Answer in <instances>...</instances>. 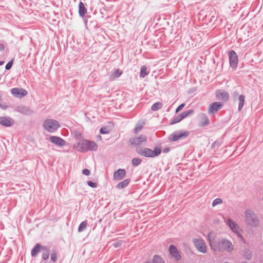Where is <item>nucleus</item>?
Wrapping results in <instances>:
<instances>
[{
    "mask_svg": "<svg viewBox=\"0 0 263 263\" xmlns=\"http://www.w3.org/2000/svg\"><path fill=\"white\" fill-rule=\"evenodd\" d=\"M51 259L53 262H56L58 260V256L56 253L53 252L51 254Z\"/></svg>",
    "mask_w": 263,
    "mask_h": 263,
    "instance_id": "f704fd0d",
    "label": "nucleus"
},
{
    "mask_svg": "<svg viewBox=\"0 0 263 263\" xmlns=\"http://www.w3.org/2000/svg\"><path fill=\"white\" fill-rule=\"evenodd\" d=\"M181 120H182V119L181 118V117H180V115H178V116L175 117L174 118H173L172 119V120L170 122V124L171 125H173V124H176V123H177L179 122Z\"/></svg>",
    "mask_w": 263,
    "mask_h": 263,
    "instance_id": "2f4dec72",
    "label": "nucleus"
},
{
    "mask_svg": "<svg viewBox=\"0 0 263 263\" xmlns=\"http://www.w3.org/2000/svg\"><path fill=\"white\" fill-rule=\"evenodd\" d=\"M122 73V72L119 69H116L112 73V76L114 78H119Z\"/></svg>",
    "mask_w": 263,
    "mask_h": 263,
    "instance_id": "473e14b6",
    "label": "nucleus"
},
{
    "mask_svg": "<svg viewBox=\"0 0 263 263\" xmlns=\"http://www.w3.org/2000/svg\"><path fill=\"white\" fill-rule=\"evenodd\" d=\"M43 246H42L40 243H36L32 250H31V254L32 257H35L37 255L39 252L42 249Z\"/></svg>",
    "mask_w": 263,
    "mask_h": 263,
    "instance_id": "412c9836",
    "label": "nucleus"
},
{
    "mask_svg": "<svg viewBox=\"0 0 263 263\" xmlns=\"http://www.w3.org/2000/svg\"><path fill=\"white\" fill-rule=\"evenodd\" d=\"M144 263H153V261L152 262H151L150 261H146L145 262H144Z\"/></svg>",
    "mask_w": 263,
    "mask_h": 263,
    "instance_id": "de8ad7c7",
    "label": "nucleus"
},
{
    "mask_svg": "<svg viewBox=\"0 0 263 263\" xmlns=\"http://www.w3.org/2000/svg\"><path fill=\"white\" fill-rule=\"evenodd\" d=\"M125 169L119 168L114 173L113 178L114 180L119 181L123 179L126 176Z\"/></svg>",
    "mask_w": 263,
    "mask_h": 263,
    "instance_id": "a211bd4d",
    "label": "nucleus"
},
{
    "mask_svg": "<svg viewBox=\"0 0 263 263\" xmlns=\"http://www.w3.org/2000/svg\"><path fill=\"white\" fill-rule=\"evenodd\" d=\"M0 108H4L2 104H0Z\"/></svg>",
    "mask_w": 263,
    "mask_h": 263,
    "instance_id": "09e8293b",
    "label": "nucleus"
},
{
    "mask_svg": "<svg viewBox=\"0 0 263 263\" xmlns=\"http://www.w3.org/2000/svg\"><path fill=\"white\" fill-rule=\"evenodd\" d=\"M162 104L160 102H156L153 104L151 107V109L153 111H157L162 108Z\"/></svg>",
    "mask_w": 263,
    "mask_h": 263,
    "instance_id": "c756f323",
    "label": "nucleus"
},
{
    "mask_svg": "<svg viewBox=\"0 0 263 263\" xmlns=\"http://www.w3.org/2000/svg\"><path fill=\"white\" fill-rule=\"evenodd\" d=\"M216 97L220 100H222L224 102H227L229 99V93L222 89H218L215 92Z\"/></svg>",
    "mask_w": 263,
    "mask_h": 263,
    "instance_id": "f8f14e48",
    "label": "nucleus"
},
{
    "mask_svg": "<svg viewBox=\"0 0 263 263\" xmlns=\"http://www.w3.org/2000/svg\"><path fill=\"white\" fill-rule=\"evenodd\" d=\"M194 113V110L193 109H189L186 111H184L181 114H180V116L182 120L183 119L189 117L190 115H192Z\"/></svg>",
    "mask_w": 263,
    "mask_h": 263,
    "instance_id": "a878e982",
    "label": "nucleus"
},
{
    "mask_svg": "<svg viewBox=\"0 0 263 263\" xmlns=\"http://www.w3.org/2000/svg\"><path fill=\"white\" fill-rule=\"evenodd\" d=\"M185 106V104L182 103L180 104L176 109L175 112L178 113L179 111H180Z\"/></svg>",
    "mask_w": 263,
    "mask_h": 263,
    "instance_id": "a19ab883",
    "label": "nucleus"
},
{
    "mask_svg": "<svg viewBox=\"0 0 263 263\" xmlns=\"http://www.w3.org/2000/svg\"><path fill=\"white\" fill-rule=\"evenodd\" d=\"M87 183L88 186L92 188H96L97 187V183L96 182H93L91 181H87Z\"/></svg>",
    "mask_w": 263,
    "mask_h": 263,
    "instance_id": "e433bc0d",
    "label": "nucleus"
},
{
    "mask_svg": "<svg viewBox=\"0 0 263 263\" xmlns=\"http://www.w3.org/2000/svg\"><path fill=\"white\" fill-rule=\"evenodd\" d=\"M130 144L135 147H140L141 145H145L147 142V138L144 135H140L139 136L131 138L129 139Z\"/></svg>",
    "mask_w": 263,
    "mask_h": 263,
    "instance_id": "423d86ee",
    "label": "nucleus"
},
{
    "mask_svg": "<svg viewBox=\"0 0 263 263\" xmlns=\"http://www.w3.org/2000/svg\"><path fill=\"white\" fill-rule=\"evenodd\" d=\"M222 202L221 199L217 198L214 199L212 202V206H215L218 204H221Z\"/></svg>",
    "mask_w": 263,
    "mask_h": 263,
    "instance_id": "72a5a7b5",
    "label": "nucleus"
},
{
    "mask_svg": "<svg viewBox=\"0 0 263 263\" xmlns=\"http://www.w3.org/2000/svg\"><path fill=\"white\" fill-rule=\"evenodd\" d=\"M136 152L139 155L148 158H154L158 156L161 153V148L156 147L153 151L147 147H137Z\"/></svg>",
    "mask_w": 263,
    "mask_h": 263,
    "instance_id": "7ed1b4c3",
    "label": "nucleus"
},
{
    "mask_svg": "<svg viewBox=\"0 0 263 263\" xmlns=\"http://www.w3.org/2000/svg\"><path fill=\"white\" fill-rule=\"evenodd\" d=\"M228 55L230 67L233 69H236L238 66V58L236 52L234 50H231L228 52Z\"/></svg>",
    "mask_w": 263,
    "mask_h": 263,
    "instance_id": "6e6552de",
    "label": "nucleus"
},
{
    "mask_svg": "<svg viewBox=\"0 0 263 263\" xmlns=\"http://www.w3.org/2000/svg\"><path fill=\"white\" fill-rule=\"evenodd\" d=\"M222 106L223 104L220 102H215L210 104L208 108V114L210 115L216 114Z\"/></svg>",
    "mask_w": 263,
    "mask_h": 263,
    "instance_id": "9d476101",
    "label": "nucleus"
},
{
    "mask_svg": "<svg viewBox=\"0 0 263 263\" xmlns=\"http://www.w3.org/2000/svg\"><path fill=\"white\" fill-rule=\"evenodd\" d=\"M245 219L247 224L252 227H257L259 224L258 216L254 211L247 209L245 212Z\"/></svg>",
    "mask_w": 263,
    "mask_h": 263,
    "instance_id": "20e7f679",
    "label": "nucleus"
},
{
    "mask_svg": "<svg viewBox=\"0 0 263 263\" xmlns=\"http://www.w3.org/2000/svg\"><path fill=\"white\" fill-rule=\"evenodd\" d=\"M15 111L25 115H30L33 114V110L27 106L24 105L17 106Z\"/></svg>",
    "mask_w": 263,
    "mask_h": 263,
    "instance_id": "dca6fc26",
    "label": "nucleus"
},
{
    "mask_svg": "<svg viewBox=\"0 0 263 263\" xmlns=\"http://www.w3.org/2000/svg\"><path fill=\"white\" fill-rule=\"evenodd\" d=\"M241 263H248V262H246V261H244V262H241Z\"/></svg>",
    "mask_w": 263,
    "mask_h": 263,
    "instance_id": "8fccbe9b",
    "label": "nucleus"
},
{
    "mask_svg": "<svg viewBox=\"0 0 263 263\" xmlns=\"http://www.w3.org/2000/svg\"><path fill=\"white\" fill-rule=\"evenodd\" d=\"M208 237L209 236L208 235ZM209 244L214 251L220 252L224 250L227 252H231L234 250V246L230 240L221 238L219 240L209 238Z\"/></svg>",
    "mask_w": 263,
    "mask_h": 263,
    "instance_id": "f257e3e1",
    "label": "nucleus"
},
{
    "mask_svg": "<svg viewBox=\"0 0 263 263\" xmlns=\"http://www.w3.org/2000/svg\"><path fill=\"white\" fill-rule=\"evenodd\" d=\"M190 134L188 131L177 130L175 131L168 137V140L171 142H175L179 140L186 138Z\"/></svg>",
    "mask_w": 263,
    "mask_h": 263,
    "instance_id": "0eeeda50",
    "label": "nucleus"
},
{
    "mask_svg": "<svg viewBox=\"0 0 263 263\" xmlns=\"http://www.w3.org/2000/svg\"><path fill=\"white\" fill-rule=\"evenodd\" d=\"M221 143L219 141L216 140L214 142H213L212 144V148H218L220 145Z\"/></svg>",
    "mask_w": 263,
    "mask_h": 263,
    "instance_id": "c9c22d12",
    "label": "nucleus"
},
{
    "mask_svg": "<svg viewBox=\"0 0 263 263\" xmlns=\"http://www.w3.org/2000/svg\"><path fill=\"white\" fill-rule=\"evenodd\" d=\"M168 252L172 257L177 260H180L181 259V256L177 247L174 245H171L168 248Z\"/></svg>",
    "mask_w": 263,
    "mask_h": 263,
    "instance_id": "ddd939ff",
    "label": "nucleus"
},
{
    "mask_svg": "<svg viewBox=\"0 0 263 263\" xmlns=\"http://www.w3.org/2000/svg\"><path fill=\"white\" fill-rule=\"evenodd\" d=\"M79 13L80 16L81 17H83L84 15L87 13V9L85 7L83 3L82 2H80L79 4Z\"/></svg>",
    "mask_w": 263,
    "mask_h": 263,
    "instance_id": "5701e85b",
    "label": "nucleus"
},
{
    "mask_svg": "<svg viewBox=\"0 0 263 263\" xmlns=\"http://www.w3.org/2000/svg\"><path fill=\"white\" fill-rule=\"evenodd\" d=\"M76 149L81 153L88 151H97L98 148L97 144L93 141L87 139L81 140L78 143Z\"/></svg>",
    "mask_w": 263,
    "mask_h": 263,
    "instance_id": "f03ea898",
    "label": "nucleus"
},
{
    "mask_svg": "<svg viewBox=\"0 0 263 263\" xmlns=\"http://www.w3.org/2000/svg\"><path fill=\"white\" fill-rule=\"evenodd\" d=\"M147 67L146 66H142L140 68V77L141 78H144L148 74V72H147Z\"/></svg>",
    "mask_w": 263,
    "mask_h": 263,
    "instance_id": "bb28decb",
    "label": "nucleus"
},
{
    "mask_svg": "<svg viewBox=\"0 0 263 263\" xmlns=\"http://www.w3.org/2000/svg\"><path fill=\"white\" fill-rule=\"evenodd\" d=\"M170 151L169 148H165L163 149L164 153H167Z\"/></svg>",
    "mask_w": 263,
    "mask_h": 263,
    "instance_id": "a18cd8bd",
    "label": "nucleus"
},
{
    "mask_svg": "<svg viewBox=\"0 0 263 263\" xmlns=\"http://www.w3.org/2000/svg\"><path fill=\"white\" fill-rule=\"evenodd\" d=\"M11 92L14 97L20 98L26 96L28 93L26 90L18 88H12L11 89Z\"/></svg>",
    "mask_w": 263,
    "mask_h": 263,
    "instance_id": "2eb2a0df",
    "label": "nucleus"
},
{
    "mask_svg": "<svg viewBox=\"0 0 263 263\" xmlns=\"http://www.w3.org/2000/svg\"><path fill=\"white\" fill-rule=\"evenodd\" d=\"M42 251L44 252L42 253V258L43 260H46L48 259L49 254H50V249L48 247L46 246H43L42 247Z\"/></svg>",
    "mask_w": 263,
    "mask_h": 263,
    "instance_id": "b1692460",
    "label": "nucleus"
},
{
    "mask_svg": "<svg viewBox=\"0 0 263 263\" xmlns=\"http://www.w3.org/2000/svg\"><path fill=\"white\" fill-rule=\"evenodd\" d=\"M87 226V221L86 220L82 221L80 223V224L79 225V226L78 227V232H81L84 231L86 229Z\"/></svg>",
    "mask_w": 263,
    "mask_h": 263,
    "instance_id": "cd10ccee",
    "label": "nucleus"
},
{
    "mask_svg": "<svg viewBox=\"0 0 263 263\" xmlns=\"http://www.w3.org/2000/svg\"><path fill=\"white\" fill-rule=\"evenodd\" d=\"M153 263H165V262L160 256L155 255L153 258Z\"/></svg>",
    "mask_w": 263,
    "mask_h": 263,
    "instance_id": "c85d7f7f",
    "label": "nucleus"
},
{
    "mask_svg": "<svg viewBox=\"0 0 263 263\" xmlns=\"http://www.w3.org/2000/svg\"><path fill=\"white\" fill-rule=\"evenodd\" d=\"M14 123V120L9 117H1L0 124L5 127H10Z\"/></svg>",
    "mask_w": 263,
    "mask_h": 263,
    "instance_id": "f3484780",
    "label": "nucleus"
},
{
    "mask_svg": "<svg viewBox=\"0 0 263 263\" xmlns=\"http://www.w3.org/2000/svg\"><path fill=\"white\" fill-rule=\"evenodd\" d=\"M49 141L53 144L59 147H63L66 144L65 140L60 137L51 136L49 137Z\"/></svg>",
    "mask_w": 263,
    "mask_h": 263,
    "instance_id": "9b49d317",
    "label": "nucleus"
},
{
    "mask_svg": "<svg viewBox=\"0 0 263 263\" xmlns=\"http://www.w3.org/2000/svg\"><path fill=\"white\" fill-rule=\"evenodd\" d=\"M227 223L232 231L234 232L238 237L241 238L242 236L239 232V227L237 224L231 219H228Z\"/></svg>",
    "mask_w": 263,
    "mask_h": 263,
    "instance_id": "4468645a",
    "label": "nucleus"
},
{
    "mask_svg": "<svg viewBox=\"0 0 263 263\" xmlns=\"http://www.w3.org/2000/svg\"><path fill=\"white\" fill-rule=\"evenodd\" d=\"M130 181V179H126L123 181L119 182L117 184L116 188L119 190L124 189L129 184Z\"/></svg>",
    "mask_w": 263,
    "mask_h": 263,
    "instance_id": "4be33fe9",
    "label": "nucleus"
},
{
    "mask_svg": "<svg viewBox=\"0 0 263 263\" xmlns=\"http://www.w3.org/2000/svg\"><path fill=\"white\" fill-rule=\"evenodd\" d=\"M198 117L200 119L199 126L204 127L209 124L210 121L205 114L201 112L198 114Z\"/></svg>",
    "mask_w": 263,
    "mask_h": 263,
    "instance_id": "6ab92c4d",
    "label": "nucleus"
},
{
    "mask_svg": "<svg viewBox=\"0 0 263 263\" xmlns=\"http://www.w3.org/2000/svg\"><path fill=\"white\" fill-rule=\"evenodd\" d=\"M247 253H248V254H247L245 255V257H246V258L247 259H249H249H251V258H252V254H251V253L249 251H248V252H247Z\"/></svg>",
    "mask_w": 263,
    "mask_h": 263,
    "instance_id": "37998d69",
    "label": "nucleus"
},
{
    "mask_svg": "<svg viewBox=\"0 0 263 263\" xmlns=\"http://www.w3.org/2000/svg\"><path fill=\"white\" fill-rule=\"evenodd\" d=\"M13 60L9 61L6 65L5 69L6 70H9L12 66Z\"/></svg>",
    "mask_w": 263,
    "mask_h": 263,
    "instance_id": "58836bf2",
    "label": "nucleus"
},
{
    "mask_svg": "<svg viewBox=\"0 0 263 263\" xmlns=\"http://www.w3.org/2000/svg\"><path fill=\"white\" fill-rule=\"evenodd\" d=\"M4 63V61H0V66L3 65Z\"/></svg>",
    "mask_w": 263,
    "mask_h": 263,
    "instance_id": "49530a36",
    "label": "nucleus"
},
{
    "mask_svg": "<svg viewBox=\"0 0 263 263\" xmlns=\"http://www.w3.org/2000/svg\"><path fill=\"white\" fill-rule=\"evenodd\" d=\"M5 49V46L3 43H0V52L3 51Z\"/></svg>",
    "mask_w": 263,
    "mask_h": 263,
    "instance_id": "c03bdc74",
    "label": "nucleus"
},
{
    "mask_svg": "<svg viewBox=\"0 0 263 263\" xmlns=\"http://www.w3.org/2000/svg\"><path fill=\"white\" fill-rule=\"evenodd\" d=\"M82 173L86 176H88L90 175V172L88 169L84 168L82 170Z\"/></svg>",
    "mask_w": 263,
    "mask_h": 263,
    "instance_id": "79ce46f5",
    "label": "nucleus"
},
{
    "mask_svg": "<svg viewBox=\"0 0 263 263\" xmlns=\"http://www.w3.org/2000/svg\"><path fill=\"white\" fill-rule=\"evenodd\" d=\"M74 137L76 139L80 140L82 138V135L79 132L76 131L74 132Z\"/></svg>",
    "mask_w": 263,
    "mask_h": 263,
    "instance_id": "4c0bfd02",
    "label": "nucleus"
},
{
    "mask_svg": "<svg viewBox=\"0 0 263 263\" xmlns=\"http://www.w3.org/2000/svg\"><path fill=\"white\" fill-rule=\"evenodd\" d=\"M193 243L199 252L203 253L206 252V246L203 240L198 238H194L193 239Z\"/></svg>",
    "mask_w": 263,
    "mask_h": 263,
    "instance_id": "1a4fd4ad",
    "label": "nucleus"
},
{
    "mask_svg": "<svg viewBox=\"0 0 263 263\" xmlns=\"http://www.w3.org/2000/svg\"><path fill=\"white\" fill-rule=\"evenodd\" d=\"M43 127L44 129L49 133H53L55 132L60 127L59 122L54 119H46L43 124Z\"/></svg>",
    "mask_w": 263,
    "mask_h": 263,
    "instance_id": "39448f33",
    "label": "nucleus"
},
{
    "mask_svg": "<svg viewBox=\"0 0 263 263\" xmlns=\"http://www.w3.org/2000/svg\"><path fill=\"white\" fill-rule=\"evenodd\" d=\"M245 96L243 95H241L238 97V110L240 111L244 105Z\"/></svg>",
    "mask_w": 263,
    "mask_h": 263,
    "instance_id": "393cba45",
    "label": "nucleus"
},
{
    "mask_svg": "<svg viewBox=\"0 0 263 263\" xmlns=\"http://www.w3.org/2000/svg\"><path fill=\"white\" fill-rule=\"evenodd\" d=\"M100 133L101 134H106L108 133V130L107 129L106 127H102L100 130Z\"/></svg>",
    "mask_w": 263,
    "mask_h": 263,
    "instance_id": "ea45409f",
    "label": "nucleus"
},
{
    "mask_svg": "<svg viewBox=\"0 0 263 263\" xmlns=\"http://www.w3.org/2000/svg\"><path fill=\"white\" fill-rule=\"evenodd\" d=\"M145 124V121L144 120H139L137 124L135 126V129H134V132L136 134L140 132L142 129L143 128V126Z\"/></svg>",
    "mask_w": 263,
    "mask_h": 263,
    "instance_id": "aec40b11",
    "label": "nucleus"
},
{
    "mask_svg": "<svg viewBox=\"0 0 263 263\" xmlns=\"http://www.w3.org/2000/svg\"><path fill=\"white\" fill-rule=\"evenodd\" d=\"M142 160L139 158H134L132 160V164L134 167H136L141 164Z\"/></svg>",
    "mask_w": 263,
    "mask_h": 263,
    "instance_id": "7c9ffc66",
    "label": "nucleus"
}]
</instances>
